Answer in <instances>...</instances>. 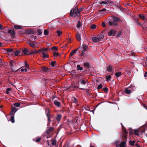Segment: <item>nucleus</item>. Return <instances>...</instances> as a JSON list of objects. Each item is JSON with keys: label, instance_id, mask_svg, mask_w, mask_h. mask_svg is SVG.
Segmentation results:
<instances>
[{"label": "nucleus", "instance_id": "1", "mask_svg": "<svg viewBox=\"0 0 147 147\" xmlns=\"http://www.w3.org/2000/svg\"><path fill=\"white\" fill-rule=\"evenodd\" d=\"M74 15V17L78 16L80 15V12L77 6H76L74 9L73 8L70 11L69 14L70 16L72 17Z\"/></svg>", "mask_w": 147, "mask_h": 147}, {"label": "nucleus", "instance_id": "2", "mask_svg": "<svg viewBox=\"0 0 147 147\" xmlns=\"http://www.w3.org/2000/svg\"><path fill=\"white\" fill-rule=\"evenodd\" d=\"M127 135H124L122 137L123 141L122 142L119 146L120 147H125L127 139Z\"/></svg>", "mask_w": 147, "mask_h": 147}, {"label": "nucleus", "instance_id": "3", "mask_svg": "<svg viewBox=\"0 0 147 147\" xmlns=\"http://www.w3.org/2000/svg\"><path fill=\"white\" fill-rule=\"evenodd\" d=\"M9 64L12 71L14 72L16 71V70L14 68V66H16V65L15 62L13 60H11L10 61L9 63Z\"/></svg>", "mask_w": 147, "mask_h": 147}, {"label": "nucleus", "instance_id": "4", "mask_svg": "<svg viewBox=\"0 0 147 147\" xmlns=\"http://www.w3.org/2000/svg\"><path fill=\"white\" fill-rule=\"evenodd\" d=\"M8 32L10 34L11 37L13 38L14 37L15 35V32L13 28H12L11 29L9 30Z\"/></svg>", "mask_w": 147, "mask_h": 147}, {"label": "nucleus", "instance_id": "5", "mask_svg": "<svg viewBox=\"0 0 147 147\" xmlns=\"http://www.w3.org/2000/svg\"><path fill=\"white\" fill-rule=\"evenodd\" d=\"M46 114L48 120L47 125H49L51 121V120L50 119L51 115H50V111L49 110H48L47 113H46Z\"/></svg>", "mask_w": 147, "mask_h": 147}, {"label": "nucleus", "instance_id": "6", "mask_svg": "<svg viewBox=\"0 0 147 147\" xmlns=\"http://www.w3.org/2000/svg\"><path fill=\"white\" fill-rule=\"evenodd\" d=\"M112 18L113 19V21L114 22H122L121 20L118 17L113 16L112 17Z\"/></svg>", "mask_w": 147, "mask_h": 147}, {"label": "nucleus", "instance_id": "7", "mask_svg": "<svg viewBox=\"0 0 147 147\" xmlns=\"http://www.w3.org/2000/svg\"><path fill=\"white\" fill-rule=\"evenodd\" d=\"M17 110V109L15 107H13L12 106H11V109L10 112V115H14V114Z\"/></svg>", "mask_w": 147, "mask_h": 147}, {"label": "nucleus", "instance_id": "8", "mask_svg": "<svg viewBox=\"0 0 147 147\" xmlns=\"http://www.w3.org/2000/svg\"><path fill=\"white\" fill-rule=\"evenodd\" d=\"M109 24L110 26H118L119 24L117 22H114L109 21Z\"/></svg>", "mask_w": 147, "mask_h": 147}, {"label": "nucleus", "instance_id": "9", "mask_svg": "<svg viewBox=\"0 0 147 147\" xmlns=\"http://www.w3.org/2000/svg\"><path fill=\"white\" fill-rule=\"evenodd\" d=\"M117 31L115 30H112L108 33V35L109 36H114L115 35Z\"/></svg>", "mask_w": 147, "mask_h": 147}, {"label": "nucleus", "instance_id": "10", "mask_svg": "<svg viewBox=\"0 0 147 147\" xmlns=\"http://www.w3.org/2000/svg\"><path fill=\"white\" fill-rule=\"evenodd\" d=\"M22 52L25 55H29L30 54V50L27 48H25L22 50Z\"/></svg>", "mask_w": 147, "mask_h": 147}, {"label": "nucleus", "instance_id": "11", "mask_svg": "<svg viewBox=\"0 0 147 147\" xmlns=\"http://www.w3.org/2000/svg\"><path fill=\"white\" fill-rule=\"evenodd\" d=\"M138 16L140 19L144 21L147 19L146 14H140L138 15Z\"/></svg>", "mask_w": 147, "mask_h": 147}, {"label": "nucleus", "instance_id": "12", "mask_svg": "<svg viewBox=\"0 0 147 147\" xmlns=\"http://www.w3.org/2000/svg\"><path fill=\"white\" fill-rule=\"evenodd\" d=\"M42 57L43 58L45 59L46 58H48L49 57L48 55L47 54V52L44 51L43 50L42 51Z\"/></svg>", "mask_w": 147, "mask_h": 147}, {"label": "nucleus", "instance_id": "13", "mask_svg": "<svg viewBox=\"0 0 147 147\" xmlns=\"http://www.w3.org/2000/svg\"><path fill=\"white\" fill-rule=\"evenodd\" d=\"M131 87H128V88H125V92L127 94H130L131 92Z\"/></svg>", "mask_w": 147, "mask_h": 147}, {"label": "nucleus", "instance_id": "14", "mask_svg": "<svg viewBox=\"0 0 147 147\" xmlns=\"http://www.w3.org/2000/svg\"><path fill=\"white\" fill-rule=\"evenodd\" d=\"M41 69L42 71L45 72H49L50 71V69L49 68L45 66L42 67Z\"/></svg>", "mask_w": 147, "mask_h": 147}, {"label": "nucleus", "instance_id": "15", "mask_svg": "<svg viewBox=\"0 0 147 147\" xmlns=\"http://www.w3.org/2000/svg\"><path fill=\"white\" fill-rule=\"evenodd\" d=\"M54 104L55 105L57 106L58 107H59L61 106V102L57 100H54L53 101Z\"/></svg>", "mask_w": 147, "mask_h": 147}, {"label": "nucleus", "instance_id": "16", "mask_svg": "<svg viewBox=\"0 0 147 147\" xmlns=\"http://www.w3.org/2000/svg\"><path fill=\"white\" fill-rule=\"evenodd\" d=\"M82 46V51H83L85 53V52L87 51V50L88 49V48L86 45H83Z\"/></svg>", "mask_w": 147, "mask_h": 147}, {"label": "nucleus", "instance_id": "17", "mask_svg": "<svg viewBox=\"0 0 147 147\" xmlns=\"http://www.w3.org/2000/svg\"><path fill=\"white\" fill-rule=\"evenodd\" d=\"M78 50V48H77L76 49L74 50H73L71 51V53L69 55V57L70 58L74 54L76 53V52Z\"/></svg>", "mask_w": 147, "mask_h": 147}, {"label": "nucleus", "instance_id": "18", "mask_svg": "<svg viewBox=\"0 0 147 147\" xmlns=\"http://www.w3.org/2000/svg\"><path fill=\"white\" fill-rule=\"evenodd\" d=\"M113 69L114 68L112 66L109 65L108 66L107 70L109 72H111L113 70Z\"/></svg>", "mask_w": 147, "mask_h": 147}, {"label": "nucleus", "instance_id": "19", "mask_svg": "<svg viewBox=\"0 0 147 147\" xmlns=\"http://www.w3.org/2000/svg\"><path fill=\"white\" fill-rule=\"evenodd\" d=\"M27 43L30 46L32 47H35L36 44L31 41H29Z\"/></svg>", "mask_w": 147, "mask_h": 147}, {"label": "nucleus", "instance_id": "20", "mask_svg": "<svg viewBox=\"0 0 147 147\" xmlns=\"http://www.w3.org/2000/svg\"><path fill=\"white\" fill-rule=\"evenodd\" d=\"M54 129V128L53 127H50L47 130L46 133L47 134H50V132L52 131Z\"/></svg>", "mask_w": 147, "mask_h": 147}, {"label": "nucleus", "instance_id": "21", "mask_svg": "<svg viewBox=\"0 0 147 147\" xmlns=\"http://www.w3.org/2000/svg\"><path fill=\"white\" fill-rule=\"evenodd\" d=\"M92 40L94 42H98L100 41L98 37H93L92 38Z\"/></svg>", "mask_w": 147, "mask_h": 147}, {"label": "nucleus", "instance_id": "22", "mask_svg": "<svg viewBox=\"0 0 147 147\" xmlns=\"http://www.w3.org/2000/svg\"><path fill=\"white\" fill-rule=\"evenodd\" d=\"M76 37L77 40L80 41L81 40V35L80 33H77L76 36Z\"/></svg>", "mask_w": 147, "mask_h": 147}, {"label": "nucleus", "instance_id": "23", "mask_svg": "<svg viewBox=\"0 0 147 147\" xmlns=\"http://www.w3.org/2000/svg\"><path fill=\"white\" fill-rule=\"evenodd\" d=\"M62 117V115L60 114H58L56 118V120L58 122H59L61 120Z\"/></svg>", "mask_w": 147, "mask_h": 147}, {"label": "nucleus", "instance_id": "24", "mask_svg": "<svg viewBox=\"0 0 147 147\" xmlns=\"http://www.w3.org/2000/svg\"><path fill=\"white\" fill-rule=\"evenodd\" d=\"M84 65L85 67L87 68H90L91 67V65L89 63H85L84 64Z\"/></svg>", "mask_w": 147, "mask_h": 147}, {"label": "nucleus", "instance_id": "25", "mask_svg": "<svg viewBox=\"0 0 147 147\" xmlns=\"http://www.w3.org/2000/svg\"><path fill=\"white\" fill-rule=\"evenodd\" d=\"M50 65L53 67L56 66L57 63L55 61H52L50 63Z\"/></svg>", "mask_w": 147, "mask_h": 147}, {"label": "nucleus", "instance_id": "26", "mask_svg": "<svg viewBox=\"0 0 147 147\" xmlns=\"http://www.w3.org/2000/svg\"><path fill=\"white\" fill-rule=\"evenodd\" d=\"M41 140V138L40 137H36V139H33V140L37 142H39Z\"/></svg>", "mask_w": 147, "mask_h": 147}, {"label": "nucleus", "instance_id": "27", "mask_svg": "<svg viewBox=\"0 0 147 147\" xmlns=\"http://www.w3.org/2000/svg\"><path fill=\"white\" fill-rule=\"evenodd\" d=\"M122 125V129L123 130V131L124 134V135H127V134H128V132L127 131L126 129H125L123 125L121 124Z\"/></svg>", "mask_w": 147, "mask_h": 147}, {"label": "nucleus", "instance_id": "28", "mask_svg": "<svg viewBox=\"0 0 147 147\" xmlns=\"http://www.w3.org/2000/svg\"><path fill=\"white\" fill-rule=\"evenodd\" d=\"M121 75V72L119 71L118 72H116L115 74V75L117 78L119 77Z\"/></svg>", "mask_w": 147, "mask_h": 147}, {"label": "nucleus", "instance_id": "29", "mask_svg": "<svg viewBox=\"0 0 147 147\" xmlns=\"http://www.w3.org/2000/svg\"><path fill=\"white\" fill-rule=\"evenodd\" d=\"M136 142L135 141H131V140H129V143L130 145H131V146H133L135 144V143Z\"/></svg>", "mask_w": 147, "mask_h": 147}, {"label": "nucleus", "instance_id": "30", "mask_svg": "<svg viewBox=\"0 0 147 147\" xmlns=\"http://www.w3.org/2000/svg\"><path fill=\"white\" fill-rule=\"evenodd\" d=\"M14 27L16 29H20L22 28V26L19 25H14Z\"/></svg>", "mask_w": 147, "mask_h": 147}, {"label": "nucleus", "instance_id": "31", "mask_svg": "<svg viewBox=\"0 0 147 147\" xmlns=\"http://www.w3.org/2000/svg\"><path fill=\"white\" fill-rule=\"evenodd\" d=\"M51 142L52 145L53 146L56 145V141L55 139H52L51 140Z\"/></svg>", "mask_w": 147, "mask_h": 147}, {"label": "nucleus", "instance_id": "32", "mask_svg": "<svg viewBox=\"0 0 147 147\" xmlns=\"http://www.w3.org/2000/svg\"><path fill=\"white\" fill-rule=\"evenodd\" d=\"M53 55L56 57L58 56L59 57H61V55L57 53L56 52H54L53 53Z\"/></svg>", "mask_w": 147, "mask_h": 147}, {"label": "nucleus", "instance_id": "33", "mask_svg": "<svg viewBox=\"0 0 147 147\" xmlns=\"http://www.w3.org/2000/svg\"><path fill=\"white\" fill-rule=\"evenodd\" d=\"M72 101L73 102L76 103L78 102V100L77 98L75 97H72Z\"/></svg>", "mask_w": 147, "mask_h": 147}, {"label": "nucleus", "instance_id": "34", "mask_svg": "<svg viewBox=\"0 0 147 147\" xmlns=\"http://www.w3.org/2000/svg\"><path fill=\"white\" fill-rule=\"evenodd\" d=\"M11 117L10 119V121L11 122L13 123L15 122L14 119V115H11Z\"/></svg>", "mask_w": 147, "mask_h": 147}, {"label": "nucleus", "instance_id": "35", "mask_svg": "<svg viewBox=\"0 0 147 147\" xmlns=\"http://www.w3.org/2000/svg\"><path fill=\"white\" fill-rule=\"evenodd\" d=\"M36 53V50L35 49L34 51L30 50V55L35 54Z\"/></svg>", "mask_w": 147, "mask_h": 147}, {"label": "nucleus", "instance_id": "36", "mask_svg": "<svg viewBox=\"0 0 147 147\" xmlns=\"http://www.w3.org/2000/svg\"><path fill=\"white\" fill-rule=\"evenodd\" d=\"M104 36L102 34H100L97 36L99 40H100V41L101 39H103L104 38Z\"/></svg>", "mask_w": 147, "mask_h": 147}, {"label": "nucleus", "instance_id": "37", "mask_svg": "<svg viewBox=\"0 0 147 147\" xmlns=\"http://www.w3.org/2000/svg\"><path fill=\"white\" fill-rule=\"evenodd\" d=\"M77 69L78 70H82L83 69V67H80V65L79 64L77 65Z\"/></svg>", "mask_w": 147, "mask_h": 147}, {"label": "nucleus", "instance_id": "38", "mask_svg": "<svg viewBox=\"0 0 147 147\" xmlns=\"http://www.w3.org/2000/svg\"><path fill=\"white\" fill-rule=\"evenodd\" d=\"M82 25L81 23L80 22L78 21L77 24L76 26L78 28H79Z\"/></svg>", "mask_w": 147, "mask_h": 147}, {"label": "nucleus", "instance_id": "39", "mask_svg": "<svg viewBox=\"0 0 147 147\" xmlns=\"http://www.w3.org/2000/svg\"><path fill=\"white\" fill-rule=\"evenodd\" d=\"M111 78V75L106 76L105 77L106 80L107 81H109Z\"/></svg>", "mask_w": 147, "mask_h": 147}, {"label": "nucleus", "instance_id": "40", "mask_svg": "<svg viewBox=\"0 0 147 147\" xmlns=\"http://www.w3.org/2000/svg\"><path fill=\"white\" fill-rule=\"evenodd\" d=\"M99 4L102 5H107V3L106 2V1H104L100 2Z\"/></svg>", "mask_w": 147, "mask_h": 147}, {"label": "nucleus", "instance_id": "41", "mask_svg": "<svg viewBox=\"0 0 147 147\" xmlns=\"http://www.w3.org/2000/svg\"><path fill=\"white\" fill-rule=\"evenodd\" d=\"M90 28L92 29L93 30L96 28V26L95 24H93L90 26Z\"/></svg>", "mask_w": 147, "mask_h": 147}, {"label": "nucleus", "instance_id": "42", "mask_svg": "<svg viewBox=\"0 0 147 147\" xmlns=\"http://www.w3.org/2000/svg\"><path fill=\"white\" fill-rule=\"evenodd\" d=\"M20 53V51L18 50H17L15 51L13 54H15L16 56H18Z\"/></svg>", "mask_w": 147, "mask_h": 147}, {"label": "nucleus", "instance_id": "43", "mask_svg": "<svg viewBox=\"0 0 147 147\" xmlns=\"http://www.w3.org/2000/svg\"><path fill=\"white\" fill-rule=\"evenodd\" d=\"M76 86L75 84H72V85L70 86L69 87V88H76Z\"/></svg>", "mask_w": 147, "mask_h": 147}, {"label": "nucleus", "instance_id": "44", "mask_svg": "<svg viewBox=\"0 0 147 147\" xmlns=\"http://www.w3.org/2000/svg\"><path fill=\"white\" fill-rule=\"evenodd\" d=\"M76 73V71L74 70H72L70 72L71 74L73 75H75Z\"/></svg>", "mask_w": 147, "mask_h": 147}, {"label": "nucleus", "instance_id": "45", "mask_svg": "<svg viewBox=\"0 0 147 147\" xmlns=\"http://www.w3.org/2000/svg\"><path fill=\"white\" fill-rule=\"evenodd\" d=\"M34 33V30H30L27 31V33L28 34H32Z\"/></svg>", "mask_w": 147, "mask_h": 147}, {"label": "nucleus", "instance_id": "46", "mask_svg": "<svg viewBox=\"0 0 147 147\" xmlns=\"http://www.w3.org/2000/svg\"><path fill=\"white\" fill-rule=\"evenodd\" d=\"M57 33L58 36H60L62 34V32L61 31L58 30L57 31Z\"/></svg>", "mask_w": 147, "mask_h": 147}, {"label": "nucleus", "instance_id": "47", "mask_svg": "<svg viewBox=\"0 0 147 147\" xmlns=\"http://www.w3.org/2000/svg\"><path fill=\"white\" fill-rule=\"evenodd\" d=\"M49 31L47 30H45L44 31V34L46 35H48L49 34Z\"/></svg>", "mask_w": 147, "mask_h": 147}, {"label": "nucleus", "instance_id": "48", "mask_svg": "<svg viewBox=\"0 0 147 147\" xmlns=\"http://www.w3.org/2000/svg\"><path fill=\"white\" fill-rule=\"evenodd\" d=\"M13 50L12 49H7V52L8 53H9L12 51H13Z\"/></svg>", "mask_w": 147, "mask_h": 147}, {"label": "nucleus", "instance_id": "49", "mask_svg": "<svg viewBox=\"0 0 147 147\" xmlns=\"http://www.w3.org/2000/svg\"><path fill=\"white\" fill-rule=\"evenodd\" d=\"M37 33L38 35H40L42 34V31L40 29H38L37 31Z\"/></svg>", "mask_w": 147, "mask_h": 147}, {"label": "nucleus", "instance_id": "50", "mask_svg": "<svg viewBox=\"0 0 147 147\" xmlns=\"http://www.w3.org/2000/svg\"><path fill=\"white\" fill-rule=\"evenodd\" d=\"M51 49L54 51H57L58 49V48L57 47L53 46L52 48H51Z\"/></svg>", "mask_w": 147, "mask_h": 147}, {"label": "nucleus", "instance_id": "51", "mask_svg": "<svg viewBox=\"0 0 147 147\" xmlns=\"http://www.w3.org/2000/svg\"><path fill=\"white\" fill-rule=\"evenodd\" d=\"M80 89H82V90H85V91L88 94H89V89H86L85 88H80Z\"/></svg>", "mask_w": 147, "mask_h": 147}, {"label": "nucleus", "instance_id": "52", "mask_svg": "<svg viewBox=\"0 0 147 147\" xmlns=\"http://www.w3.org/2000/svg\"><path fill=\"white\" fill-rule=\"evenodd\" d=\"M80 82L82 84L84 85L86 84V81L82 79L80 80Z\"/></svg>", "mask_w": 147, "mask_h": 147}, {"label": "nucleus", "instance_id": "53", "mask_svg": "<svg viewBox=\"0 0 147 147\" xmlns=\"http://www.w3.org/2000/svg\"><path fill=\"white\" fill-rule=\"evenodd\" d=\"M16 107H19L20 106V104L19 102L15 103L13 104Z\"/></svg>", "mask_w": 147, "mask_h": 147}, {"label": "nucleus", "instance_id": "54", "mask_svg": "<svg viewBox=\"0 0 147 147\" xmlns=\"http://www.w3.org/2000/svg\"><path fill=\"white\" fill-rule=\"evenodd\" d=\"M144 25L146 28H147V19L144 21Z\"/></svg>", "mask_w": 147, "mask_h": 147}, {"label": "nucleus", "instance_id": "55", "mask_svg": "<svg viewBox=\"0 0 147 147\" xmlns=\"http://www.w3.org/2000/svg\"><path fill=\"white\" fill-rule=\"evenodd\" d=\"M136 23L137 24V25H138V26H142V24L141 23H140V22H138V20H136Z\"/></svg>", "mask_w": 147, "mask_h": 147}, {"label": "nucleus", "instance_id": "56", "mask_svg": "<svg viewBox=\"0 0 147 147\" xmlns=\"http://www.w3.org/2000/svg\"><path fill=\"white\" fill-rule=\"evenodd\" d=\"M82 53L80 54V56L81 57H82V56H84V57L86 56V55H85V53L83 51H82Z\"/></svg>", "mask_w": 147, "mask_h": 147}, {"label": "nucleus", "instance_id": "57", "mask_svg": "<svg viewBox=\"0 0 147 147\" xmlns=\"http://www.w3.org/2000/svg\"><path fill=\"white\" fill-rule=\"evenodd\" d=\"M43 51V49H42V48L36 51V53H38L40 52H42Z\"/></svg>", "mask_w": 147, "mask_h": 147}, {"label": "nucleus", "instance_id": "58", "mask_svg": "<svg viewBox=\"0 0 147 147\" xmlns=\"http://www.w3.org/2000/svg\"><path fill=\"white\" fill-rule=\"evenodd\" d=\"M102 85L101 84H100L98 86V87L97 88V89L98 90H99L101 89L102 88Z\"/></svg>", "mask_w": 147, "mask_h": 147}, {"label": "nucleus", "instance_id": "59", "mask_svg": "<svg viewBox=\"0 0 147 147\" xmlns=\"http://www.w3.org/2000/svg\"><path fill=\"white\" fill-rule=\"evenodd\" d=\"M122 33L121 31H119L118 33L117 36L118 37H119L121 34Z\"/></svg>", "mask_w": 147, "mask_h": 147}, {"label": "nucleus", "instance_id": "60", "mask_svg": "<svg viewBox=\"0 0 147 147\" xmlns=\"http://www.w3.org/2000/svg\"><path fill=\"white\" fill-rule=\"evenodd\" d=\"M138 130H135L134 131V133L135 135L139 136V134L138 133Z\"/></svg>", "mask_w": 147, "mask_h": 147}, {"label": "nucleus", "instance_id": "61", "mask_svg": "<svg viewBox=\"0 0 147 147\" xmlns=\"http://www.w3.org/2000/svg\"><path fill=\"white\" fill-rule=\"evenodd\" d=\"M106 9L105 8H103L102 9L100 10L99 11V13L101 12L102 11H106Z\"/></svg>", "mask_w": 147, "mask_h": 147}, {"label": "nucleus", "instance_id": "62", "mask_svg": "<svg viewBox=\"0 0 147 147\" xmlns=\"http://www.w3.org/2000/svg\"><path fill=\"white\" fill-rule=\"evenodd\" d=\"M25 66L27 68H29V65L27 63V62H25Z\"/></svg>", "mask_w": 147, "mask_h": 147}, {"label": "nucleus", "instance_id": "63", "mask_svg": "<svg viewBox=\"0 0 147 147\" xmlns=\"http://www.w3.org/2000/svg\"><path fill=\"white\" fill-rule=\"evenodd\" d=\"M102 90L105 92H108V88L107 87H105L104 88H103Z\"/></svg>", "mask_w": 147, "mask_h": 147}, {"label": "nucleus", "instance_id": "64", "mask_svg": "<svg viewBox=\"0 0 147 147\" xmlns=\"http://www.w3.org/2000/svg\"><path fill=\"white\" fill-rule=\"evenodd\" d=\"M84 9V8L83 7H81L79 8V9H78V10H79V11H80V12L81 11H82Z\"/></svg>", "mask_w": 147, "mask_h": 147}]
</instances>
